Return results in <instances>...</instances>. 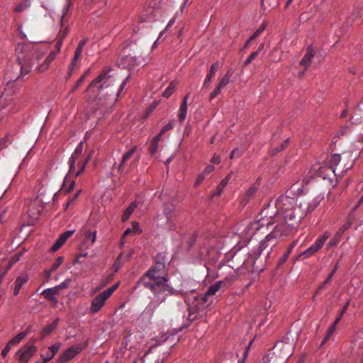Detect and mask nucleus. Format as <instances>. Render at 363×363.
<instances>
[{
    "instance_id": "obj_1",
    "label": "nucleus",
    "mask_w": 363,
    "mask_h": 363,
    "mask_svg": "<svg viewBox=\"0 0 363 363\" xmlns=\"http://www.w3.org/2000/svg\"><path fill=\"white\" fill-rule=\"evenodd\" d=\"M323 195H301L297 199L287 194L275 202L276 213L286 224L292 223L291 230L308 213L315 210L323 200Z\"/></svg>"
},
{
    "instance_id": "obj_2",
    "label": "nucleus",
    "mask_w": 363,
    "mask_h": 363,
    "mask_svg": "<svg viewBox=\"0 0 363 363\" xmlns=\"http://www.w3.org/2000/svg\"><path fill=\"white\" fill-rule=\"evenodd\" d=\"M129 77H127L120 85L118 90L115 93L111 90V86L114 84L116 79L114 77V71L111 67H106L100 74L94 79L86 89V91L91 92L94 97H99L101 99L108 96L109 97L108 105H112L125 89Z\"/></svg>"
},
{
    "instance_id": "obj_3",
    "label": "nucleus",
    "mask_w": 363,
    "mask_h": 363,
    "mask_svg": "<svg viewBox=\"0 0 363 363\" xmlns=\"http://www.w3.org/2000/svg\"><path fill=\"white\" fill-rule=\"evenodd\" d=\"M275 224L272 231L269 233L264 239L261 240L255 252V256L259 257L264 250L269 248L267 252V257L269 256L272 249L277 244V242L285 236H287L291 232L292 223L286 224L279 216L275 213L270 221H267V225L269 226Z\"/></svg>"
},
{
    "instance_id": "obj_4",
    "label": "nucleus",
    "mask_w": 363,
    "mask_h": 363,
    "mask_svg": "<svg viewBox=\"0 0 363 363\" xmlns=\"http://www.w3.org/2000/svg\"><path fill=\"white\" fill-rule=\"evenodd\" d=\"M32 67L26 58L21 56L18 57L15 62L8 64L4 78V82L6 84L4 91L7 89V96H13L11 94H14L18 90L17 88H14L13 82L29 73Z\"/></svg>"
},
{
    "instance_id": "obj_5",
    "label": "nucleus",
    "mask_w": 363,
    "mask_h": 363,
    "mask_svg": "<svg viewBox=\"0 0 363 363\" xmlns=\"http://www.w3.org/2000/svg\"><path fill=\"white\" fill-rule=\"evenodd\" d=\"M162 285L164 287L158 286L159 284H152L149 282H144V286L150 289L155 295V298L149 304V307H152L155 308L158 305L161 303L164 302L167 296L169 294H178L180 292L187 293V291H184L183 289H175L173 287L169 286L167 284V280L165 279L162 281Z\"/></svg>"
},
{
    "instance_id": "obj_6",
    "label": "nucleus",
    "mask_w": 363,
    "mask_h": 363,
    "mask_svg": "<svg viewBox=\"0 0 363 363\" xmlns=\"http://www.w3.org/2000/svg\"><path fill=\"white\" fill-rule=\"evenodd\" d=\"M164 269L165 264L162 262H157L155 265L150 269V270L146 274V277L150 278L152 284H159L158 286H162L163 280L165 279L164 275ZM144 282H146L145 280L142 281V283L144 284Z\"/></svg>"
},
{
    "instance_id": "obj_7",
    "label": "nucleus",
    "mask_w": 363,
    "mask_h": 363,
    "mask_svg": "<svg viewBox=\"0 0 363 363\" xmlns=\"http://www.w3.org/2000/svg\"><path fill=\"white\" fill-rule=\"evenodd\" d=\"M16 101L17 98L7 96V89L0 91V121L5 115L16 111Z\"/></svg>"
},
{
    "instance_id": "obj_8",
    "label": "nucleus",
    "mask_w": 363,
    "mask_h": 363,
    "mask_svg": "<svg viewBox=\"0 0 363 363\" xmlns=\"http://www.w3.org/2000/svg\"><path fill=\"white\" fill-rule=\"evenodd\" d=\"M341 160V155L339 154H334L330 156L329 161H328V167L327 169L332 172L337 177H342L343 174L347 172L348 169H350L352 164H350L349 165L345 164V166L341 167H337V165L340 162Z\"/></svg>"
},
{
    "instance_id": "obj_9",
    "label": "nucleus",
    "mask_w": 363,
    "mask_h": 363,
    "mask_svg": "<svg viewBox=\"0 0 363 363\" xmlns=\"http://www.w3.org/2000/svg\"><path fill=\"white\" fill-rule=\"evenodd\" d=\"M264 218L250 222L242 232V238L245 241H250L257 232L260 230L267 222H264Z\"/></svg>"
},
{
    "instance_id": "obj_10",
    "label": "nucleus",
    "mask_w": 363,
    "mask_h": 363,
    "mask_svg": "<svg viewBox=\"0 0 363 363\" xmlns=\"http://www.w3.org/2000/svg\"><path fill=\"white\" fill-rule=\"evenodd\" d=\"M293 346L289 342L279 341L274 347V354H279L281 362H286L292 354Z\"/></svg>"
},
{
    "instance_id": "obj_11",
    "label": "nucleus",
    "mask_w": 363,
    "mask_h": 363,
    "mask_svg": "<svg viewBox=\"0 0 363 363\" xmlns=\"http://www.w3.org/2000/svg\"><path fill=\"white\" fill-rule=\"evenodd\" d=\"M330 233L328 231H325L322 236L316 240L314 244L303 251L300 255V257L305 256V257H309L314 255L323 246L324 243L330 238Z\"/></svg>"
},
{
    "instance_id": "obj_12",
    "label": "nucleus",
    "mask_w": 363,
    "mask_h": 363,
    "mask_svg": "<svg viewBox=\"0 0 363 363\" xmlns=\"http://www.w3.org/2000/svg\"><path fill=\"white\" fill-rule=\"evenodd\" d=\"M86 346V343L75 345L67 350H66L59 357V363H65L70 359H73L77 354H79Z\"/></svg>"
},
{
    "instance_id": "obj_13",
    "label": "nucleus",
    "mask_w": 363,
    "mask_h": 363,
    "mask_svg": "<svg viewBox=\"0 0 363 363\" xmlns=\"http://www.w3.org/2000/svg\"><path fill=\"white\" fill-rule=\"evenodd\" d=\"M36 352L35 346L28 343L17 352V354L19 356L18 359L21 363H27Z\"/></svg>"
},
{
    "instance_id": "obj_14",
    "label": "nucleus",
    "mask_w": 363,
    "mask_h": 363,
    "mask_svg": "<svg viewBox=\"0 0 363 363\" xmlns=\"http://www.w3.org/2000/svg\"><path fill=\"white\" fill-rule=\"evenodd\" d=\"M109 297L110 296L104 291L94 297L91 301L89 313L91 314H95L99 312L102 308Z\"/></svg>"
},
{
    "instance_id": "obj_15",
    "label": "nucleus",
    "mask_w": 363,
    "mask_h": 363,
    "mask_svg": "<svg viewBox=\"0 0 363 363\" xmlns=\"http://www.w3.org/2000/svg\"><path fill=\"white\" fill-rule=\"evenodd\" d=\"M83 152V143L80 142L77 146L76 147L74 152L71 155L69 160V172H74V164H76V161L79 160L81 158V155Z\"/></svg>"
},
{
    "instance_id": "obj_16",
    "label": "nucleus",
    "mask_w": 363,
    "mask_h": 363,
    "mask_svg": "<svg viewBox=\"0 0 363 363\" xmlns=\"http://www.w3.org/2000/svg\"><path fill=\"white\" fill-rule=\"evenodd\" d=\"M86 42H87V39L84 38L79 43L78 46L74 52L73 59H72L70 66L69 67V72H68L69 75L72 74V71L75 68V67L77 65V62L79 60V57H81L83 48L85 45V44L86 43Z\"/></svg>"
},
{
    "instance_id": "obj_17",
    "label": "nucleus",
    "mask_w": 363,
    "mask_h": 363,
    "mask_svg": "<svg viewBox=\"0 0 363 363\" xmlns=\"http://www.w3.org/2000/svg\"><path fill=\"white\" fill-rule=\"evenodd\" d=\"M161 216H158V218ZM166 218V223L165 224H161L162 225L164 226L166 228L169 230H173L174 228V223L172 222V218L173 216V207L170 205L165 204L164 206V213L163 216Z\"/></svg>"
},
{
    "instance_id": "obj_18",
    "label": "nucleus",
    "mask_w": 363,
    "mask_h": 363,
    "mask_svg": "<svg viewBox=\"0 0 363 363\" xmlns=\"http://www.w3.org/2000/svg\"><path fill=\"white\" fill-rule=\"evenodd\" d=\"M221 281H218L216 282L214 284L210 286L206 293L201 296L200 300L203 303H207L208 301V298L210 296H213L217 291H218L221 288Z\"/></svg>"
},
{
    "instance_id": "obj_19",
    "label": "nucleus",
    "mask_w": 363,
    "mask_h": 363,
    "mask_svg": "<svg viewBox=\"0 0 363 363\" xmlns=\"http://www.w3.org/2000/svg\"><path fill=\"white\" fill-rule=\"evenodd\" d=\"M72 5V0H66L60 18V23L62 27L66 24V23H68L69 17L71 15Z\"/></svg>"
},
{
    "instance_id": "obj_20",
    "label": "nucleus",
    "mask_w": 363,
    "mask_h": 363,
    "mask_svg": "<svg viewBox=\"0 0 363 363\" xmlns=\"http://www.w3.org/2000/svg\"><path fill=\"white\" fill-rule=\"evenodd\" d=\"M55 59V54L49 53L42 62H39L38 65L35 68L36 70L40 73L46 72Z\"/></svg>"
},
{
    "instance_id": "obj_21",
    "label": "nucleus",
    "mask_w": 363,
    "mask_h": 363,
    "mask_svg": "<svg viewBox=\"0 0 363 363\" xmlns=\"http://www.w3.org/2000/svg\"><path fill=\"white\" fill-rule=\"evenodd\" d=\"M214 169H215L214 166L211 165V164L207 165L206 167V168L204 169V170L201 174H199V176L197 177V178L195 181V183H194V186L197 187L198 186H199L201 184V183L203 181V179L209 174H211L212 172H213Z\"/></svg>"
},
{
    "instance_id": "obj_22",
    "label": "nucleus",
    "mask_w": 363,
    "mask_h": 363,
    "mask_svg": "<svg viewBox=\"0 0 363 363\" xmlns=\"http://www.w3.org/2000/svg\"><path fill=\"white\" fill-rule=\"evenodd\" d=\"M220 67V65L218 62H215L214 64H213L211 66L210 69H209V71L206 77V79L204 80L203 86H207L208 84H209L211 82L212 79L214 77L216 71Z\"/></svg>"
},
{
    "instance_id": "obj_23",
    "label": "nucleus",
    "mask_w": 363,
    "mask_h": 363,
    "mask_svg": "<svg viewBox=\"0 0 363 363\" xmlns=\"http://www.w3.org/2000/svg\"><path fill=\"white\" fill-rule=\"evenodd\" d=\"M89 158L86 160L79 159V160L76 161V164H74V172L69 173L75 174L76 177L79 176L85 170Z\"/></svg>"
},
{
    "instance_id": "obj_24",
    "label": "nucleus",
    "mask_w": 363,
    "mask_h": 363,
    "mask_svg": "<svg viewBox=\"0 0 363 363\" xmlns=\"http://www.w3.org/2000/svg\"><path fill=\"white\" fill-rule=\"evenodd\" d=\"M314 55V50L312 48H308L307 50V52L301 60L300 65L305 67L306 68L308 67L311 63Z\"/></svg>"
},
{
    "instance_id": "obj_25",
    "label": "nucleus",
    "mask_w": 363,
    "mask_h": 363,
    "mask_svg": "<svg viewBox=\"0 0 363 363\" xmlns=\"http://www.w3.org/2000/svg\"><path fill=\"white\" fill-rule=\"evenodd\" d=\"M60 318H57L51 324L46 325L41 332V338H45L50 335L57 327Z\"/></svg>"
},
{
    "instance_id": "obj_26",
    "label": "nucleus",
    "mask_w": 363,
    "mask_h": 363,
    "mask_svg": "<svg viewBox=\"0 0 363 363\" xmlns=\"http://www.w3.org/2000/svg\"><path fill=\"white\" fill-rule=\"evenodd\" d=\"M57 289L55 287L48 288L43 291L42 295L48 300L56 301L55 296L58 294Z\"/></svg>"
},
{
    "instance_id": "obj_27",
    "label": "nucleus",
    "mask_w": 363,
    "mask_h": 363,
    "mask_svg": "<svg viewBox=\"0 0 363 363\" xmlns=\"http://www.w3.org/2000/svg\"><path fill=\"white\" fill-rule=\"evenodd\" d=\"M96 240V230L87 231L85 235L84 242L89 246H92Z\"/></svg>"
},
{
    "instance_id": "obj_28",
    "label": "nucleus",
    "mask_w": 363,
    "mask_h": 363,
    "mask_svg": "<svg viewBox=\"0 0 363 363\" xmlns=\"http://www.w3.org/2000/svg\"><path fill=\"white\" fill-rule=\"evenodd\" d=\"M259 186V179H257V180L252 184L249 189L247 190L245 194V197L247 200L250 199L251 197H252L255 193L257 192L258 188Z\"/></svg>"
},
{
    "instance_id": "obj_29",
    "label": "nucleus",
    "mask_w": 363,
    "mask_h": 363,
    "mask_svg": "<svg viewBox=\"0 0 363 363\" xmlns=\"http://www.w3.org/2000/svg\"><path fill=\"white\" fill-rule=\"evenodd\" d=\"M31 5V0H22L20 3H18L14 11L17 13H20L23 11L27 8L30 7Z\"/></svg>"
},
{
    "instance_id": "obj_30",
    "label": "nucleus",
    "mask_w": 363,
    "mask_h": 363,
    "mask_svg": "<svg viewBox=\"0 0 363 363\" xmlns=\"http://www.w3.org/2000/svg\"><path fill=\"white\" fill-rule=\"evenodd\" d=\"M296 245V242H293L289 247L288 250H286V252L283 255V256L279 258V261H278V264L279 266L284 264L285 263V262L287 260L289 256L290 255L293 248L295 247Z\"/></svg>"
},
{
    "instance_id": "obj_31",
    "label": "nucleus",
    "mask_w": 363,
    "mask_h": 363,
    "mask_svg": "<svg viewBox=\"0 0 363 363\" xmlns=\"http://www.w3.org/2000/svg\"><path fill=\"white\" fill-rule=\"evenodd\" d=\"M69 32V27L68 26V23H66V24L63 27L61 26V28L58 33L57 39L64 40V39L66 38Z\"/></svg>"
},
{
    "instance_id": "obj_32",
    "label": "nucleus",
    "mask_w": 363,
    "mask_h": 363,
    "mask_svg": "<svg viewBox=\"0 0 363 363\" xmlns=\"http://www.w3.org/2000/svg\"><path fill=\"white\" fill-rule=\"evenodd\" d=\"M135 150H136V147H133L130 150H128L127 152H125L123 155L121 163V164L119 166V168H118L119 169H121V166L125 165V164H127L128 160L133 156V155L134 154Z\"/></svg>"
},
{
    "instance_id": "obj_33",
    "label": "nucleus",
    "mask_w": 363,
    "mask_h": 363,
    "mask_svg": "<svg viewBox=\"0 0 363 363\" xmlns=\"http://www.w3.org/2000/svg\"><path fill=\"white\" fill-rule=\"evenodd\" d=\"M279 357V354H274V348L267 354V358L269 359L268 361L269 363H286L281 362Z\"/></svg>"
},
{
    "instance_id": "obj_34",
    "label": "nucleus",
    "mask_w": 363,
    "mask_h": 363,
    "mask_svg": "<svg viewBox=\"0 0 363 363\" xmlns=\"http://www.w3.org/2000/svg\"><path fill=\"white\" fill-rule=\"evenodd\" d=\"M63 262V257H58L55 262L52 264L50 269L48 270L46 272L48 273V276H50L51 274L55 271L62 263Z\"/></svg>"
},
{
    "instance_id": "obj_35",
    "label": "nucleus",
    "mask_w": 363,
    "mask_h": 363,
    "mask_svg": "<svg viewBox=\"0 0 363 363\" xmlns=\"http://www.w3.org/2000/svg\"><path fill=\"white\" fill-rule=\"evenodd\" d=\"M187 115V106L180 105L178 111V118L180 123H183Z\"/></svg>"
},
{
    "instance_id": "obj_36",
    "label": "nucleus",
    "mask_w": 363,
    "mask_h": 363,
    "mask_svg": "<svg viewBox=\"0 0 363 363\" xmlns=\"http://www.w3.org/2000/svg\"><path fill=\"white\" fill-rule=\"evenodd\" d=\"M28 280V275L19 276L16 278L15 281V286L21 289L22 286Z\"/></svg>"
},
{
    "instance_id": "obj_37",
    "label": "nucleus",
    "mask_w": 363,
    "mask_h": 363,
    "mask_svg": "<svg viewBox=\"0 0 363 363\" xmlns=\"http://www.w3.org/2000/svg\"><path fill=\"white\" fill-rule=\"evenodd\" d=\"M230 77H231V73L230 72H228L223 76V77L220 79V82L218 83L220 86H222L223 88L226 86L230 82Z\"/></svg>"
},
{
    "instance_id": "obj_38",
    "label": "nucleus",
    "mask_w": 363,
    "mask_h": 363,
    "mask_svg": "<svg viewBox=\"0 0 363 363\" xmlns=\"http://www.w3.org/2000/svg\"><path fill=\"white\" fill-rule=\"evenodd\" d=\"M340 237H341V234L340 233L336 234L333 238V239L328 242V244L327 245V249L329 250L331 247H333L334 246H336L337 245V243L339 242V241H340Z\"/></svg>"
},
{
    "instance_id": "obj_39",
    "label": "nucleus",
    "mask_w": 363,
    "mask_h": 363,
    "mask_svg": "<svg viewBox=\"0 0 363 363\" xmlns=\"http://www.w3.org/2000/svg\"><path fill=\"white\" fill-rule=\"evenodd\" d=\"M65 242V241H64V240L62 238H59L54 243V245L52 246V247L50 248V251L51 252H55L57 251V250H59L62 245Z\"/></svg>"
},
{
    "instance_id": "obj_40",
    "label": "nucleus",
    "mask_w": 363,
    "mask_h": 363,
    "mask_svg": "<svg viewBox=\"0 0 363 363\" xmlns=\"http://www.w3.org/2000/svg\"><path fill=\"white\" fill-rule=\"evenodd\" d=\"M338 266L336 264L334 267V269L331 271L328 278L323 281V283L320 286L319 289H321L324 287V286L328 284L330 280L332 279L333 277L335 274L336 271L337 270Z\"/></svg>"
},
{
    "instance_id": "obj_41",
    "label": "nucleus",
    "mask_w": 363,
    "mask_h": 363,
    "mask_svg": "<svg viewBox=\"0 0 363 363\" xmlns=\"http://www.w3.org/2000/svg\"><path fill=\"white\" fill-rule=\"evenodd\" d=\"M175 85L171 83L168 87L163 91L162 96L166 98H169L174 92Z\"/></svg>"
},
{
    "instance_id": "obj_42",
    "label": "nucleus",
    "mask_w": 363,
    "mask_h": 363,
    "mask_svg": "<svg viewBox=\"0 0 363 363\" xmlns=\"http://www.w3.org/2000/svg\"><path fill=\"white\" fill-rule=\"evenodd\" d=\"M11 143V140L9 136H5L3 138L0 139V151L8 147V145Z\"/></svg>"
},
{
    "instance_id": "obj_43",
    "label": "nucleus",
    "mask_w": 363,
    "mask_h": 363,
    "mask_svg": "<svg viewBox=\"0 0 363 363\" xmlns=\"http://www.w3.org/2000/svg\"><path fill=\"white\" fill-rule=\"evenodd\" d=\"M123 253H121L117 259L115 261L113 264V267L115 268V270L117 271L123 264L124 261L123 260Z\"/></svg>"
},
{
    "instance_id": "obj_44",
    "label": "nucleus",
    "mask_w": 363,
    "mask_h": 363,
    "mask_svg": "<svg viewBox=\"0 0 363 363\" xmlns=\"http://www.w3.org/2000/svg\"><path fill=\"white\" fill-rule=\"evenodd\" d=\"M265 28H266V25L264 23L262 24L259 26V28L255 32V33L250 36V40H253L256 38H257L264 30Z\"/></svg>"
},
{
    "instance_id": "obj_45",
    "label": "nucleus",
    "mask_w": 363,
    "mask_h": 363,
    "mask_svg": "<svg viewBox=\"0 0 363 363\" xmlns=\"http://www.w3.org/2000/svg\"><path fill=\"white\" fill-rule=\"evenodd\" d=\"M227 186L225 181H221L217 187V190L213 193V196H219L223 192V190Z\"/></svg>"
},
{
    "instance_id": "obj_46",
    "label": "nucleus",
    "mask_w": 363,
    "mask_h": 363,
    "mask_svg": "<svg viewBox=\"0 0 363 363\" xmlns=\"http://www.w3.org/2000/svg\"><path fill=\"white\" fill-rule=\"evenodd\" d=\"M63 40L57 39V43L55 45V50L51 51L50 53H54L55 57H56L57 55L60 52L62 46Z\"/></svg>"
},
{
    "instance_id": "obj_47",
    "label": "nucleus",
    "mask_w": 363,
    "mask_h": 363,
    "mask_svg": "<svg viewBox=\"0 0 363 363\" xmlns=\"http://www.w3.org/2000/svg\"><path fill=\"white\" fill-rule=\"evenodd\" d=\"M70 281H71L70 279H67L64 281H62L60 284L55 286V288L57 289V291H59L60 289H67L69 287Z\"/></svg>"
},
{
    "instance_id": "obj_48",
    "label": "nucleus",
    "mask_w": 363,
    "mask_h": 363,
    "mask_svg": "<svg viewBox=\"0 0 363 363\" xmlns=\"http://www.w3.org/2000/svg\"><path fill=\"white\" fill-rule=\"evenodd\" d=\"M335 329H336V323H333L330 325V327L328 328V330H327L326 336L325 337L324 342H325L329 338V337L333 334Z\"/></svg>"
},
{
    "instance_id": "obj_49",
    "label": "nucleus",
    "mask_w": 363,
    "mask_h": 363,
    "mask_svg": "<svg viewBox=\"0 0 363 363\" xmlns=\"http://www.w3.org/2000/svg\"><path fill=\"white\" fill-rule=\"evenodd\" d=\"M223 89L222 86H220L219 84L216 86V88L211 93L210 95V99H213V98L216 97L218 95H219L221 93V90Z\"/></svg>"
},
{
    "instance_id": "obj_50",
    "label": "nucleus",
    "mask_w": 363,
    "mask_h": 363,
    "mask_svg": "<svg viewBox=\"0 0 363 363\" xmlns=\"http://www.w3.org/2000/svg\"><path fill=\"white\" fill-rule=\"evenodd\" d=\"M28 334V331L21 332L14 337V339H16L17 342L19 343L22 340H23L26 337Z\"/></svg>"
},
{
    "instance_id": "obj_51",
    "label": "nucleus",
    "mask_w": 363,
    "mask_h": 363,
    "mask_svg": "<svg viewBox=\"0 0 363 363\" xmlns=\"http://www.w3.org/2000/svg\"><path fill=\"white\" fill-rule=\"evenodd\" d=\"M61 347L60 343H56L49 347V350L51 352V354H53V356L55 355V354L59 351L60 348Z\"/></svg>"
},
{
    "instance_id": "obj_52",
    "label": "nucleus",
    "mask_w": 363,
    "mask_h": 363,
    "mask_svg": "<svg viewBox=\"0 0 363 363\" xmlns=\"http://www.w3.org/2000/svg\"><path fill=\"white\" fill-rule=\"evenodd\" d=\"M173 126H174V121H169L167 125H165L162 128V130H160L161 134H164L165 132L171 130L173 128Z\"/></svg>"
},
{
    "instance_id": "obj_53",
    "label": "nucleus",
    "mask_w": 363,
    "mask_h": 363,
    "mask_svg": "<svg viewBox=\"0 0 363 363\" xmlns=\"http://www.w3.org/2000/svg\"><path fill=\"white\" fill-rule=\"evenodd\" d=\"M120 283L118 282L116 283V284H114L113 286H112L111 287L108 288V289L105 290L104 291L109 296H111L113 293L118 289V286H119Z\"/></svg>"
},
{
    "instance_id": "obj_54",
    "label": "nucleus",
    "mask_w": 363,
    "mask_h": 363,
    "mask_svg": "<svg viewBox=\"0 0 363 363\" xmlns=\"http://www.w3.org/2000/svg\"><path fill=\"white\" fill-rule=\"evenodd\" d=\"M175 22V19L174 18H172L171 19L167 25L166 26V28L164 30H162L160 33V35H159V38H162V36L164 35V33L170 28L173 26V24Z\"/></svg>"
},
{
    "instance_id": "obj_55",
    "label": "nucleus",
    "mask_w": 363,
    "mask_h": 363,
    "mask_svg": "<svg viewBox=\"0 0 363 363\" xmlns=\"http://www.w3.org/2000/svg\"><path fill=\"white\" fill-rule=\"evenodd\" d=\"M132 213H133V211H131L129 208H127L122 215V217H121L122 221L124 222V221H126L127 220H128V218H130Z\"/></svg>"
},
{
    "instance_id": "obj_56",
    "label": "nucleus",
    "mask_w": 363,
    "mask_h": 363,
    "mask_svg": "<svg viewBox=\"0 0 363 363\" xmlns=\"http://www.w3.org/2000/svg\"><path fill=\"white\" fill-rule=\"evenodd\" d=\"M80 192L81 190H79L72 198L69 199L68 202L65 205V209H67L71 204L73 203V202L77 199V198L80 194Z\"/></svg>"
},
{
    "instance_id": "obj_57",
    "label": "nucleus",
    "mask_w": 363,
    "mask_h": 363,
    "mask_svg": "<svg viewBox=\"0 0 363 363\" xmlns=\"http://www.w3.org/2000/svg\"><path fill=\"white\" fill-rule=\"evenodd\" d=\"M131 229H132V231L133 232V233H135V234H138V233H140V232H141L140 225L137 222L133 223V227Z\"/></svg>"
},
{
    "instance_id": "obj_58",
    "label": "nucleus",
    "mask_w": 363,
    "mask_h": 363,
    "mask_svg": "<svg viewBox=\"0 0 363 363\" xmlns=\"http://www.w3.org/2000/svg\"><path fill=\"white\" fill-rule=\"evenodd\" d=\"M53 357V354L51 353H44L41 354V357L43 359V362H45V363L52 359Z\"/></svg>"
},
{
    "instance_id": "obj_59",
    "label": "nucleus",
    "mask_w": 363,
    "mask_h": 363,
    "mask_svg": "<svg viewBox=\"0 0 363 363\" xmlns=\"http://www.w3.org/2000/svg\"><path fill=\"white\" fill-rule=\"evenodd\" d=\"M74 230H68L62 233L60 237L62 238L64 241L66 240L74 233Z\"/></svg>"
},
{
    "instance_id": "obj_60",
    "label": "nucleus",
    "mask_w": 363,
    "mask_h": 363,
    "mask_svg": "<svg viewBox=\"0 0 363 363\" xmlns=\"http://www.w3.org/2000/svg\"><path fill=\"white\" fill-rule=\"evenodd\" d=\"M157 148H158V144L151 141V145L150 147V154L154 155L157 152Z\"/></svg>"
},
{
    "instance_id": "obj_61",
    "label": "nucleus",
    "mask_w": 363,
    "mask_h": 363,
    "mask_svg": "<svg viewBox=\"0 0 363 363\" xmlns=\"http://www.w3.org/2000/svg\"><path fill=\"white\" fill-rule=\"evenodd\" d=\"M258 55V52H253L249 57L245 60V65L250 64Z\"/></svg>"
},
{
    "instance_id": "obj_62",
    "label": "nucleus",
    "mask_w": 363,
    "mask_h": 363,
    "mask_svg": "<svg viewBox=\"0 0 363 363\" xmlns=\"http://www.w3.org/2000/svg\"><path fill=\"white\" fill-rule=\"evenodd\" d=\"M221 161V157L219 155L214 154L211 160V162L214 164H219Z\"/></svg>"
},
{
    "instance_id": "obj_63",
    "label": "nucleus",
    "mask_w": 363,
    "mask_h": 363,
    "mask_svg": "<svg viewBox=\"0 0 363 363\" xmlns=\"http://www.w3.org/2000/svg\"><path fill=\"white\" fill-rule=\"evenodd\" d=\"M85 79V75H82L79 80L77 82L75 86H74L72 91H74L75 89H77L84 81Z\"/></svg>"
},
{
    "instance_id": "obj_64",
    "label": "nucleus",
    "mask_w": 363,
    "mask_h": 363,
    "mask_svg": "<svg viewBox=\"0 0 363 363\" xmlns=\"http://www.w3.org/2000/svg\"><path fill=\"white\" fill-rule=\"evenodd\" d=\"M138 202L137 201H135L132 202L128 208H129L131 211H134V210L138 207Z\"/></svg>"
}]
</instances>
